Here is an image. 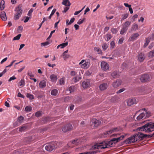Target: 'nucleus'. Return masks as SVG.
Wrapping results in <instances>:
<instances>
[{
    "label": "nucleus",
    "instance_id": "f257e3e1",
    "mask_svg": "<svg viewBox=\"0 0 154 154\" xmlns=\"http://www.w3.org/2000/svg\"><path fill=\"white\" fill-rule=\"evenodd\" d=\"M147 136V135H146L144 134L141 132H139L127 139L124 141V142L126 144H130L138 140H141L143 138L146 137Z\"/></svg>",
    "mask_w": 154,
    "mask_h": 154
},
{
    "label": "nucleus",
    "instance_id": "f03ea898",
    "mask_svg": "<svg viewBox=\"0 0 154 154\" xmlns=\"http://www.w3.org/2000/svg\"><path fill=\"white\" fill-rule=\"evenodd\" d=\"M140 131H143L146 132H149L154 131V122H150L142 127L138 128Z\"/></svg>",
    "mask_w": 154,
    "mask_h": 154
},
{
    "label": "nucleus",
    "instance_id": "7ed1b4c3",
    "mask_svg": "<svg viewBox=\"0 0 154 154\" xmlns=\"http://www.w3.org/2000/svg\"><path fill=\"white\" fill-rule=\"evenodd\" d=\"M119 138H114L109 141H104L102 142L104 149L109 147H111L114 143L115 144L119 141Z\"/></svg>",
    "mask_w": 154,
    "mask_h": 154
},
{
    "label": "nucleus",
    "instance_id": "20e7f679",
    "mask_svg": "<svg viewBox=\"0 0 154 154\" xmlns=\"http://www.w3.org/2000/svg\"><path fill=\"white\" fill-rule=\"evenodd\" d=\"M142 110H144V111L137 116V119L138 120L149 117L150 116V112L146 109H142Z\"/></svg>",
    "mask_w": 154,
    "mask_h": 154
},
{
    "label": "nucleus",
    "instance_id": "39448f33",
    "mask_svg": "<svg viewBox=\"0 0 154 154\" xmlns=\"http://www.w3.org/2000/svg\"><path fill=\"white\" fill-rule=\"evenodd\" d=\"M82 68L87 69L89 66L90 62L88 60L85 61L84 60H82L79 63Z\"/></svg>",
    "mask_w": 154,
    "mask_h": 154
},
{
    "label": "nucleus",
    "instance_id": "423d86ee",
    "mask_svg": "<svg viewBox=\"0 0 154 154\" xmlns=\"http://www.w3.org/2000/svg\"><path fill=\"white\" fill-rule=\"evenodd\" d=\"M102 70L106 71L108 70L109 68V65L106 62L103 61L100 64Z\"/></svg>",
    "mask_w": 154,
    "mask_h": 154
},
{
    "label": "nucleus",
    "instance_id": "0eeeda50",
    "mask_svg": "<svg viewBox=\"0 0 154 154\" xmlns=\"http://www.w3.org/2000/svg\"><path fill=\"white\" fill-rule=\"evenodd\" d=\"M101 123L100 121L95 119H92L91 121V125L93 127H97Z\"/></svg>",
    "mask_w": 154,
    "mask_h": 154
},
{
    "label": "nucleus",
    "instance_id": "6e6552de",
    "mask_svg": "<svg viewBox=\"0 0 154 154\" xmlns=\"http://www.w3.org/2000/svg\"><path fill=\"white\" fill-rule=\"evenodd\" d=\"M72 128V126L70 124H68L62 128V130L63 132H66L70 130Z\"/></svg>",
    "mask_w": 154,
    "mask_h": 154
},
{
    "label": "nucleus",
    "instance_id": "1a4fd4ad",
    "mask_svg": "<svg viewBox=\"0 0 154 154\" xmlns=\"http://www.w3.org/2000/svg\"><path fill=\"white\" fill-rule=\"evenodd\" d=\"M122 84V81L119 79H117L112 83V87L114 88H116L120 86Z\"/></svg>",
    "mask_w": 154,
    "mask_h": 154
},
{
    "label": "nucleus",
    "instance_id": "9d476101",
    "mask_svg": "<svg viewBox=\"0 0 154 154\" xmlns=\"http://www.w3.org/2000/svg\"><path fill=\"white\" fill-rule=\"evenodd\" d=\"M55 145L53 144H50L46 145L45 146V149L48 151H52L55 148Z\"/></svg>",
    "mask_w": 154,
    "mask_h": 154
},
{
    "label": "nucleus",
    "instance_id": "9b49d317",
    "mask_svg": "<svg viewBox=\"0 0 154 154\" xmlns=\"http://www.w3.org/2000/svg\"><path fill=\"white\" fill-rule=\"evenodd\" d=\"M136 103V100L135 98L129 99L127 101V105L129 106L133 105Z\"/></svg>",
    "mask_w": 154,
    "mask_h": 154
},
{
    "label": "nucleus",
    "instance_id": "f8f14e48",
    "mask_svg": "<svg viewBox=\"0 0 154 154\" xmlns=\"http://www.w3.org/2000/svg\"><path fill=\"white\" fill-rule=\"evenodd\" d=\"M102 142H100L99 143H97L96 144L94 145L93 146L92 149H104V147L103 146Z\"/></svg>",
    "mask_w": 154,
    "mask_h": 154
},
{
    "label": "nucleus",
    "instance_id": "ddd939ff",
    "mask_svg": "<svg viewBox=\"0 0 154 154\" xmlns=\"http://www.w3.org/2000/svg\"><path fill=\"white\" fill-rule=\"evenodd\" d=\"M150 79V77L148 75H144L141 76L140 79L141 82H144L148 81Z\"/></svg>",
    "mask_w": 154,
    "mask_h": 154
},
{
    "label": "nucleus",
    "instance_id": "4468645a",
    "mask_svg": "<svg viewBox=\"0 0 154 154\" xmlns=\"http://www.w3.org/2000/svg\"><path fill=\"white\" fill-rule=\"evenodd\" d=\"M118 130V129L117 128H114L110 130L109 131H107L106 133H104L103 136L104 137H106L108 135H110L112 133Z\"/></svg>",
    "mask_w": 154,
    "mask_h": 154
},
{
    "label": "nucleus",
    "instance_id": "2eb2a0df",
    "mask_svg": "<svg viewBox=\"0 0 154 154\" xmlns=\"http://www.w3.org/2000/svg\"><path fill=\"white\" fill-rule=\"evenodd\" d=\"M140 35L137 33H135L133 34L131 37L128 39L129 41H131L136 39Z\"/></svg>",
    "mask_w": 154,
    "mask_h": 154
},
{
    "label": "nucleus",
    "instance_id": "dca6fc26",
    "mask_svg": "<svg viewBox=\"0 0 154 154\" xmlns=\"http://www.w3.org/2000/svg\"><path fill=\"white\" fill-rule=\"evenodd\" d=\"M50 81L52 82H56L57 80V78L56 75L52 74L50 75Z\"/></svg>",
    "mask_w": 154,
    "mask_h": 154
},
{
    "label": "nucleus",
    "instance_id": "f3484780",
    "mask_svg": "<svg viewBox=\"0 0 154 154\" xmlns=\"http://www.w3.org/2000/svg\"><path fill=\"white\" fill-rule=\"evenodd\" d=\"M108 86V85L107 83H103L100 85L99 88L101 91H103L106 90Z\"/></svg>",
    "mask_w": 154,
    "mask_h": 154
},
{
    "label": "nucleus",
    "instance_id": "a211bd4d",
    "mask_svg": "<svg viewBox=\"0 0 154 154\" xmlns=\"http://www.w3.org/2000/svg\"><path fill=\"white\" fill-rule=\"evenodd\" d=\"M145 58V56L144 54L142 53H139L138 55V60L140 62H142Z\"/></svg>",
    "mask_w": 154,
    "mask_h": 154
},
{
    "label": "nucleus",
    "instance_id": "6ab92c4d",
    "mask_svg": "<svg viewBox=\"0 0 154 154\" xmlns=\"http://www.w3.org/2000/svg\"><path fill=\"white\" fill-rule=\"evenodd\" d=\"M90 85V82L88 80H86L82 82V86L84 88H87Z\"/></svg>",
    "mask_w": 154,
    "mask_h": 154
},
{
    "label": "nucleus",
    "instance_id": "aec40b11",
    "mask_svg": "<svg viewBox=\"0 0 154 154\" xmlns=\"http://www.w3.org/2000/svg\"><path fill=\"white\" fill-rule=\"evenodd\" d=\"M46 82L45 81L43 80L41 81L39 83V86L40 88H44L46 86Z\"/></svg>",
    "mask_w": 154,
    "mask_h": 154
},
{
    "label": "nucleus",
    "instance_id": "412c9836",
    "mask_svg": "<svg viewBox=\"0 0 154 154\" xmlns=\"http://www.w3.org/2000/svg\"><path fill=\"white\" fill-rule=\"evenodd\" d=\"M75 90V87L71 86L66 89V91L69 92V93L74 92Z\"/></svg>",
    "mask_w": 154,
    "mask_h": 154
},
{
    "label": "nucleus",
    "instance_id": "4be33fe9",
    "mask_svg": "<svg viewBox=\"0 0 154 154\" xmlns=\"http://www.w3.org/2000/svg\"><path fill=\"white\" fill-rule=\"evenodd\" d=\"M154 35L152 34L151 35L149 36L147 38H146V42L149 43L151 40L153 41L154 39Z\"/></svg>",
    "mask_w": 154,
    "mask_h": 154
},
{
    "label": "nucleus",
    "instance_id": "5701e85b",
    "mask_svg": "<svg viewBox=\"0 0 154 154\" xmlns=\"http://www.w3.org/2000/svg\"><path fill=\"white\" fill-rule=\"evenodd\" d=\"M119 75V73L118 72L114 71L111 73L112 76L114 78H118Z\"/></svg>",
    "mask_w": 154,
    "mask_h": 154
},
{
    "label": "nucleus",
    "instance_id": "b1692460",
    "mask_svg": "<svg viewBox=\"0 0 154 154\" xmlns=\"http://www.w3.org/2000/svg\"><path fill=\"white\" fill-rule=\"evenodd\" d=\"M1 18L3 21H5L7 20L6 13L5 11H2L1 13Z\"/></svg>",
    "mask_w": 154,
    "mask_h": 154
},
{
    "label": "nucleus",
    "instance_id": "393cba45",
    "mask_svg": "<svg viewBox=\"0 0 154 154\" xmlns=\"http://www.w3.org/2000/svg\"><path fill=\"white\" fill-rule=\"evenodd\" d=\"M131 21H128L125 22L123 24L122 26L123 27L128 29V28L131 25Z\"/></svg>",
    "mask_w": 154,
    "mask_h": 154
},
{
    "label": "nucleus",
    "instance_id": "a878e982",
    "mask_svg": "<svg viewBox=\"0 0 154 154\" xmlns=\"http://www.w3.org/2000/svg\"><path fill=\"white\" fill-rule=\"evenodd\" d=\"M138 25L137 24L134 23L131 26V30L134 31H136L138 29Z\"/></svg>",
    "mask_w": 154,
    "mask_h": 154
},
{
    "label": "nucleus",
    "instance_id": "bb28decb",
    "mask_svg": "<svg viewBox=\"0 0 154 154\" xmlns=\"http://www.w3.org/2000/svg\"><path fill=\"white\" fill-rule=\"evenodd\" d=\"M62 4L66 6H69L71 5L69 0H63Z\"/></svg>",
    "mask_w": 154,
    "mask_h": 154
},
{
    "label": "nucleus",
    "instance_id": "cd10ccee",
    "mask_svg": "<svg viewBox=\"0 0 154 154\" xmlns=\"http://www.w3.org/2000/svg\"><path fill=\"white\" fill-rule=\"evenodd\" d=\"M58 91L56 89H54L51 90V94L52 96H56L58 94Z\"/></svg>",
    "mask_w": 154,
    "mask_h": 154
},
{
    "label": "nucleus",
    "instance_id": "c85d7f7f",
    "mask_svg": "<svg viewBox=\"0 0 154 154\" xmlns=\"http://www.w3.org/2000/svg\"><path fill=\"white\" fill-rule=\"evenodd\" d=\"M15 11L17 12V13H20V14H21L22 13V10L20 6H18L15 9Z\"/></svg>",
    "mask_w": 154,
    "mask_h": 154
},
{
    "label": "nucleus",
    "instance_id": "c756f323",
    "mask_svg": "<svg viewBox=\"0 0 154 154\" xmlns=\"http://www.w3.org/2000/svg\"><path fill=\"white\" fill-rule=\"evenodd\" d=\"M80 143V140L78 139H75L72 142V143L75 145H77L79 144Z\"/></svg>",
    "mask_w": 154,
    "mask_h": 154
},
{
    "label": "nucleus",
    "instance_id": "7c9ffc66",
    "mask_svg": "<svg viewBox=\"0 0 154 154\" xmlns=\"http://www.w3.org/2000/svg\"><path fill=\"white\" fill-rule=\"evenodd\" d=\"M149 57L152 58L154 57V50H152L150 51L148 54Z\"/></svg>",
    "mask_w": 154,
    "mask_h": 154
},
{
    "label": "nucleus",
    "instance_id": "2f4dec72",
    "mask_svg": "<svg viewBox=\"0 0 154 154\" xmlns=\"http://www.w3.org/2000/svg\"><path fill=\"white\" fill-rule=\"evenodd\" d=\"M94 51L97 52L98 54H101L102 53V51L99 48L95 47L94 48Z\"/></svg>",
    "mask_w": 154,
    "mask_h": 154
},
{
    "label": "nucleus",
    "instance_id": "473e14b6",
    "mask_svg": "<svg viewBox=\"0 0 154 154\" xmlns=\"http://www.w3.org/2000/svg\"><path fill=\"white\" fill-rule=\"evenodd\" d=\"M5 2L4 1H2L0 3V8L1 10L4 9L5 8Z\"/></svg>",
    "mask_w": 154,
    "mask_h": 154
},
{
    "label": "nucleus",
    "instance_id": "72a5a7b5",
    "mask_svg": "<svg viewBox=\"0 0 154 154\" xmlns=\"http://www.w3.org/2000/svg\"><path fill=\"white\" fill-rule=\"evenodd\" d=\"M27 127L25 125H23L21 127H20L19 128V131H22L25 130L27 128Z\"/></svg>",
    "mask_w": 154,
    "mask_h": 154
},
{
    "label": "nucleus",
    "instance_id": "f704fd0d",
    "mask_svg": "<svg viewBox=\"0 0 154 154\" xmlns=\"http://www.w3.org/2000/svg\"><path fill=\"white\" fill-rule=\"evenodd\" d=\"M81 77L76 76L73 78V80L75 82H76L78 81L79 80L81 79Z\"/></svg>",
    "mask_w": 154,
    "mask_h": 154
},
{
    "label": "nucleus",
    "instance_id": "c9c22d12",
    "mask_svg": "<svg viewBox=\"0 0 154 154\" xmlns=\"http://www.w3.org/2000/svg\"><path fill=\"white\" fill-rule=\"evenodd\" d=\"M128 16V14L126 13L122 15V18L121 21L127 18Z\"/></svg>",
    "mask_w": 154,
    "mask_h": 154
},
{
    "label": "nucleus",
    "instance_id": "e433bc0d",
    "mask_svg": "<svg viewBox=\"0 0 154 154\" xmlns=\"http://www.w3.org/2000/svg\"><path fill=\"white\" fill-rule=\"evenodd\" d=\"M68 45V42H66L65 43L60 44L61 48H63L66 47Z\"/></svg>",
    "mask_w": 154,
    "mask_h": 154
},
{
    "label": "nucleus",
    "instance_id": "4c0bfd02",
    "mask_svg": "<svg viewBox=\"0 0 154 154\" xmlns=\"http://www.w3.org/2000/svg\"><path fill=\"white\" fill-rule=\"evenodd\" d=\"M127 29H128L123 26V27L120 32V34L122 35L125 32H126Z\"/></svg>",
    "mask_w": 154,
    "mask_h": 154
},
{
    "label": "nucleus",
    "instance_id": "58836bf2",
    "mask_svg": "<svg viewBox=\"0 0 154 154\" xmlns=\"http://www.w3.org/2000/svg\"><path fill=\"white\" fill-rule=\"evenodd\" d=\"M24 120V118L22 116H20L18 118V121L20 123L23 122Z\"/></svg>",
    "mask_w": 154,
    "mask_h": 154
},
{
    "label": "nucleus",
    "instance_id": "ea45409f",
    "mask_svg": "<svg viewBox=\"0 0 154 154\" xmlns=\"http://www.w3.org/2000/svg\"><path fill=\"white\" fill-rule=\"evenodd\" d=\"M32 110V107L30 106H26L25 108V110L26 111L29 112Z\"/></svg>",
    "mask_w": 154,
    "mask_h": 154
},
{
    "label": "nucleus",
    "instance_id": "a19ab883",
    "mask_svg": "<svg viewBox=\"0 0 154 154\" xmlns=\"http://www.w3.org/2000/svg\"><path fill=\"white\" fill-rule=\"evenodd\" d=\"M19 85L20 86H24L25 85V82L23 79H21L19 83Z\"/></svg>",
    "mask_w": 154,
    "mask_h": 154
},
{
    "label": "nucleus",
    "instance_id": "79ce46f5",
    "mask_svg": "<svg viewBox=\"0 0 154 154\" xmlns=\"http://www.w3.org/2000/svg\"><path fill=\"white\" fill-rule=\"evenodd\" d=\"M60 85H63L65 83V79L62 78L60 79Z\"/></svg>",
    "mask_w": 154,
    "mask_h": 154
},
{
    "label": "nucleus",
    "instance_id": "37998d69",
    "mask_svg": "<svg viewBox=\"0 0 154 154\" xmlns=\"http://www.w3.org/2000/svg\"><path fill=\"white\" fill-rule=\"evenodd\" d=\"M21 14H20V13H16L14 17V19L15 20H17L19 19L20 17L21 16Z\"/></svg>",
    "mask_w": 154,
    "mask_h": 154
},
{
    "label": "nucleus",
    "instance_id": "c03bdc74",
    "mask_svg": "<svg viewBox=\"0 0 154 154\" xmlns=\"http://www.w3.org/2000/svg\"><path fill=\"white\" fill-rule=\"evenodd\" d=\"M102 47L103 50L104 51L106 50L108 47V45L107 44L104 43L102 45Z\"/></svg>",
    "mask_w": 154,
    "mask_h": 154
},
{
    "label": "nucleus",
    "instance_id": "a18cd8bd",
    "mask_svg": "<svg viewBox=\"0 0 154 154\" xmlns=\"http://www.w3.org/2000/svg\"><path fill=\"white\" fill-rule=\"evenodd\" d=\"M27 97L29 98L30 99H33L34 98V96L31 94L28 93L26 95Z\"/></svg>",
    "mask_w": 154,
    "mask_h": 154
},
{
    "label": "nucleus",
    "instance_id": "49530a36",
    "mask_svg": "<svg viewBox=\"0 0 154 154\" xmlns=\"http://www.w3.org/2000/svg\"><path fill=\"white\" fill-rule=\"evenodd\" d=\"M97 153V150L96 151H90L89 152H85V154H96Z\"/></svg>",
    "mask_w": 154,
    "mask_h": 154
},
{
    "label": "nucleus",
    "instance_id": "de8ad7c7",
    "mask_svg": "<svg viewBox=\"0 0 154 154\" xmlns=\"http://www.w3.org/2000/svg\"><path fill=\"white\" fill-rule=\"evenodd\" d=\"M21 36V34H19L17 36L14 37L13 38V40H19Z\"/></svg>",
    "mask_w": 154,
    "mask_h": 154
},
{
    "label": "nucleus",
    "instance_id": "09e8293b",
    "mask_svg": "<svg viewBox=\"0 0 154 154\" xmlns=\"http://www.w3.org/2000/svg\"><path fill=\"white\" fill-rule=\"evenodd\" d=\"M50 43L48 42H45L42 43H41V46H46L49 45Z\"/></svg>",
    "mask_w": 154,
    "mask_h": 154
},
{
    "label": "nucleus",
    "instance_id": "8fccbe9b",
    "mask_svg": "<svg viewBox=\"0 0 154 154\" xmlns=\"http://www.w3.org/2000/svg\"><path fill=\"white\" fill-rule=\"evenodd\" d=\"M42 112L38 111L35 113V116L37 117H39L42 115Z\"/></svg>",
    "mask_w": 154,
    "mask_h": 154
},
{
    "label": "nucleus",
    "instance_id": "3c124183",
    "mask_svg": "<svg viewBox=\"0 0 154 154\" xmlns=\"http://www.w3.org/2000/svg\"><path fill=\"white\" fill-rule=\"evenodd\" d=\"M111 30L112 33L114 34H116L118 32V31L116 29L114 28H112L111 29Z\"/></svg>",
    "mask_w": 154,
    "mask_h": 154
},
{
    "label": "nucleus",
    "instance_id": "603ef678",
    "mask_svg": "<svg viewBox=\"0 0 154 154\" xmlns=\"http://www.w3.org/2000/svg\"><path fill=\"white\" fill-rule=\"evenodd\" d=\"M106 37L107 39L106 40L107 41H108L112 38V36L110 34H108L106 35Z\"/></svg>",
    "mask_w": 154,
    "mask_h": 154
},
{
    "label": "nucleus",
    "instance_id": "864d4df0",
    "mask_svg": "<svg viewBox=\"0 0 154 154\" xmlns=\"http://www.w3.org/2000/svg\"><path fill=\"white\" fill-rule=\"evenodd\" d=\"M125 90V88H124L121 89L117 91L116 93L119 94L124 91Z\"/></svg>",
    "mask_w": 154,
    "mask_h": 154
},
{
    "label": "nucleus",
    "instance_id": "5fc2aeb1",
    "mask_svg": "<svg viewBox=\"0 0 154 154\" xmlns=\"http://www.w3.org/2000/svg\"><path fill=\"white\" fill-rule=\"evenodd\" d=\"M28 75L30 77L32 78L34 76V75L32 73V72L31 71H29L28 72Z\"/></svg>",
    "mask_w": 154,
    "mask_h": 154
},
{
    "label": "nucleus",
    "instance_id": "6e6d98bb",
    "mask_svg": "<svg viewBox=\"0 0 154 154\" xmlns=\"http://www.w3.org/2000/svg\"><path fill=\"white\" fill-rule=\"evenodd\" d=\"M16 79V78L15 77L14 75L12 77H10L8 80L9 82H11L12 80H14Z\"/></svg>",
    "mask_w": 154,
    "mask_h": 154
},
{
    "label": "nucleus",
    "instance_id": "4d7b16f0",
    "mask_svg": "<svg viewBox=\"0 0 154 154\" xmlns=\"http://www.w3.org/2000/svg\"><path fill=\"white\" fill-rule=\"evenodd\" d=\"M55 30H54L52 31L51 32L49 36L48 37V38H47V40L49 39L51 37L52 34L55 32Z\"/></svg>",
    "mask_w": 154,
    "mask_h": 154
},
{
    "label": "nucleus",
    "instance_id": "13d9d810",
    "mask_svg": "<svg viewBox=\"0 0 154 154\" xmlns=\"http://www.w3.org/2000/svg\"><path fill=\"white\" fill-rule=\"evenodd\" d=\"M115 42L114 41H112L110 43V47L112 48H113L115 46Z\"/></svg>",
    "mask_w": 154,
    "mask_h": 154
},
{
    "label": "nucleus",
    "instance_id": "bf43d9fd",
    "mask_svg": "<svg viewBox=\"0 0 154 154\" xmlns=\"http://www.w3.org/2000/svg\"><path fill=\"white\" fill-rule=\"evenodd\" d=\"M33 11V9L32 8H31L29 11L28 15L29 16H31V15Z\"/></svg>",
    "mask_w": 154,
    "mask_h": 154
},
{
    "label": "nucleus",
    "instance_id": "052dcab7",
    "mask_svg": "<svg viewBox=\"0 0 154 154\" xmlns=\"http://www.w3.org/2000/svg\"><path fill=\"white\" fill-rule=\"evenodd\" d=\"M23 29V27L21 26H19L18 28V31L19 32H22Z\"/></svg>",
    "mask_w": 154,
    "mask_h": 154
},
{
    "label": "nucleus",
    "instance_id": "680f3d73",
    "mask_svg": "<svg viewBox=\"0 0 154 154\" xmlns=\"http://www.w3.org/2000/svg\"><path fill=\"white\" fill-rule=\"evenodd\" d=\"M85 19V18H84L82 20H79L78 22H77V24H80L82 23L84 21V20Z\"/></svg>",
    "mask_w": 154,
    "mask_h": 154
},
{
    "label": "nucleus",
    "instance_id": "e2e57ef3",
    "mask_svg": "<svg viewBox=\"0 0 154 154\" xmlns=\"http://www.w3.org/2000/svg\"><path fill=\"white\" fill-rule=\"evenodd\" d=\"M16 61V60H14L9 65L7 66H6V68H7L8 67H11L13 64V63Z\"/></svg>",
    "mask_w": 154,
    "mask_h": 154
},
{
    "label": "nucleus",
    "instance_id": "0e129e2a",
    "mask_svg": "<svg viewBox=\"0 0 154 154\" xmlns=\"http://www.w3.org/2000/svg\"><path fill=\"white\" fill-rule=\"evenodd\" d=\"M76 74V72L74 71H72L70 72V75L72 76L75 75Z\"/></svg>",
    "mask_w": 154,
    "mask_h": 154
},
{
    "label": "nucleus",
    "instance_id": "69168bd1",
    "mask_svg": "<svg viewBox=\"0 0 154 154\" xmlns=\"http://www.w3.org/2000/svg\"><path fill=\"white\" fill-rule=\"evenodd\" d=\"M69 8L68 7H66L64 8V10L63 11V13H66L69 9Z\"/></svg>",
    "mask_w": 154,
    "mask_h": 154
},
{
    "label": "nucleus",
    "instance_id": "338daca9",
    "mask_svg": "<svg viewBox=\"0 0 154 154\" xmlns=\"http://www.w3.org/2000/svg\"><path fill=\"white\" fill-rule=\"evenodd\" d=\"M75 20V19L74 18H72L69 22V24H71L72 23L74 22Z\"/></svg>",
    "mask_w": 154,
    "mask_h": 154
},
{
    "label": "nucleus",
    "instance_id": "774afa93",
    "mask_svg": "<svg viewBox=\"0 0 154 154\" xmlns=\"http://www.w3.org/2000/svg\"><path fill=\"white\" fill-rule=\"evenodd\" d=\"M8 59L7 57L5 58L4 59H3L1 62L0 63L1 64H2L4 62L6 61Z\"/></svg>",
    "mask_w": 154,
    "mask_h": 154
}]
</instances>
